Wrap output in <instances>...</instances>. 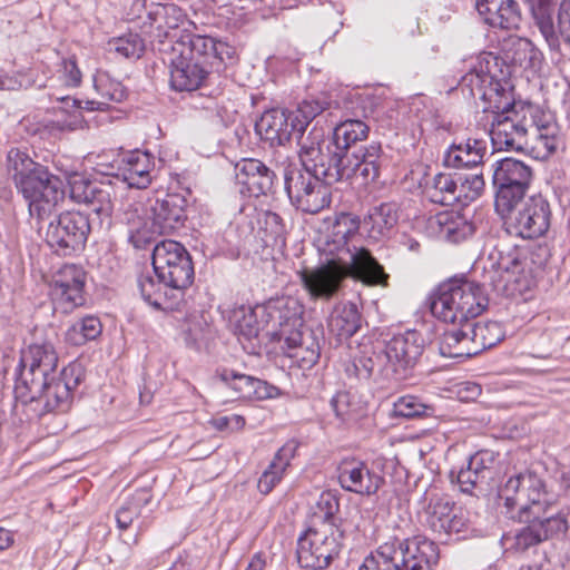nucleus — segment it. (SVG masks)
<instances>
[{"label":"nucleus","mask_w":570,"mask_h":570,"mask_svg":"<svg viewBox=\"0 0 570 570\" xmlns=\"http://www.w3.org/2000/svg\"><path fill=\"white\" fill-rule=\"evenodd\" d=\"M170 50V88L180 92H196L193 99L200 101H195L194 107L225 122L227 109L223 88L218 85L208 90L206 81L213 72H220L227 61L234 59V48L213 37L185 33L171 45Z\"/></svg>","instance_id":"nucleus-3"},{"label":"nucleus","mask_w":570,"mask_h":570,"mask_svg":"<svg viewBox=\"0 0 570 570\" xmlns=\"http://www.w3.org/2000/svg\"><path fill=\"white\" fill-rule=\"evenodd\" d=\"M417 504L419 522L440 539L454 534L464 539L468 535L471 522L466 512L455 508V502L446 494L426 490Z\"/></svg>","instance_id":"nucleus-9"},{"label":"nucleus","mask_w":570,"mask_h":570,"mask_svg":"<svg viewBox=\"0 0 570 570\" xmlns=\"http://www.w3.org/2000/svg\"><path fill=\"white\" fill-rule=\"evenodd\" d=\"M235 178L243 195L258 198L273 193L277 176L263 161L244 158L235 165Z\"/></svg>","instance_id":"nucleus-26"},{"label":"nucleus","mask_w":570,"mask_h":570,"mask_svg":"<svg viewBox=\"0 0 570 570\" xmlns=\"http://www.w3.org/2000/svg\"><path fill=\"white\" fill-rule=\"evenodd\" d=\"M154 273H159L161 281H167L171 288L185 294L195 278L190 254L180 243L164 239L154 246L151 254Z\"/></svg>","instance_id":"nucleus-13"},{"label":"nucleus","mask_w":570,"mask_h":570,"mask_svg":"<svg viewBox=\"0 0 570 570\" xmlns=\"http://www.w3.org/2000/svg\"><path fill=\"white\" fill-rule=\"evenodd\" d=\"M360 229L361 219L352 213L341 212L326 223L316 240L324 261L312 271L298 273L304 288L312 297L332 298L348 276L366 285L386 283L389 276L371 252L352 244V238Z\"/></svg>","instance_id":"nucleus-1"},{"label":"nucleus","mask_w":570,"mask_h":570,"mask_svg":"<svg viewBox=\"0 0 570 570\" xmlns=\"http://www.w3.org/2000/svg\"><path fill=\"white\" fill-rule=\"evenodd\" d=\"M151 32L163 42L161 38L168 39L170 46L186 32H179V24L184 21V13L176 4H157L147 16Z\"/></svg>","instance_id":"nucleus-31"},{"label":"nucleus","mask_w":570,"mask_h":570,"mask_svg":"<svg viewBox=\"0 0 570 570\" xmlns=\"http://www.w3.org/2000/svg\"><path fill=\"white\" fill-rule=\"evenodd\" d=\"M488 63L489 60L483 58L479 61V67L472 68L461 78L460 86L462 90L469 89L472 98L482 99V91L487 90L494 78L488 69Z\"/></svg>","instance_id":"nucleus-50"},{"label":"nucleus","mask_w":570,"mask_h":570,"mask_svg":"<svg viewBox=\"0 0 570 570\" xmlns=\"http://www.w3.org/2000/svg\"><path fill=\"white\" fill-rule=\"evenodd\" d=\"M362 325V315L356 304L351 302L337 303L327 321V327L337 342L353 336Z\"/></svg>","instance_id":"nucleus-34"},{"label":"nucleus","mask_w":570,"mask_h":570,"mask_svg":"<svg viewBox=\"0 0 570 570\" xmlns=\"http://www.w3.org/2000/svg\"><path fill=\"white\" fill-rule=\"evenodd\" d=\"M318 512L315 515L323 520V527L335 523V515L340 511V499L333 491H323L316 502Z\"/></svg>","instance_id":"nucleus-59"},{"label":"nucleus","mask_w":570,"mask_h":570,"mask_svg":"<svg viewBox=\"0 0 570 570\" xmlns=\"http://www.w3.org/2000/svg\"><path fill=\"white\" fill-rule=\"evenodd\" d=\"M525 109H531V105H521L520 110L514 112L493 116L489 135L494 149L498 150H523L525 141L527 127L520 114Z\"/></svg>","instance_id":"nucleus-24"},{"label":"nucleus","mask_w":570,"mask_h":570,"mask_svg":"<svg viewBox=\"0 0 570 570\" xmlns=\"http://www.w3.org/2000/svg\"><path fill=\"white\" fill-rule=\"evenodd\" d=\"M497 265L499 271L508 274L517 275L523 272V261L518 250L501 254Z\"/></svg>","instance_id":"nucleus-62"},{"label":"nucleus","mask_w":570,"mask_h":570,"mask_svg":"<svg viewBox=\"0 0 570 570\" xmlns=\"http://www.w3.org/2000/svg\"><path fill=\"white\" fill-rule=\"evenodd\" d=\"M102 325L100 320L94 315H87L73 322L67 330L66 341L73 346H82L89 341L100 336Z\"/></svg>","instance_id":"nucleus-45"},{"label":"nucleus","mask_w":570,"mask_h":570,"mask_svg":"<svg viewBox=\"0 0 570 570\" xmlns=\"http://www.w3.org/2000/svg\"><path fill=\"white\" fill-rule=\"evenodd\" d=\"M94 87L96 92L108 105L112 102H121L127 97V89L117 79L112 78L107 71H97L94 76Z\"/></svg>","instance_id":"nucleus-52"},{"label":"nucleus","mask_w":570,"mask_h":570,"mask_svg":"<svg viewBox=\"0 0 570 570\" xmlns=\"http://www.w3.org/2000/svg\"><path fill=\"white\" fill-rule=\"evenodd\" d=\"M529 7L533 26L539 30L542 38L553 42L552 13H554L553 0H524Z\"/></svg>","instance_id":"nucleus-48"},{"label":"nucleus","mask_w":570,"mask_h":570,"mask_svg":"<svg viewBox=\"0 0 570 570\" xmlns=\"http://www.w3.org/2000/svg\"><path fill=\"white\" fill-rule=\"evenodd\" d=\"M435 415V407L425 403L415 395H403L393 403L391 416L395 419L414 420L432 417Z\"/></svg>","instance_id":"nucleus-43"},{"label":"nucleus","mask_w":570,"mask_h":570,"mask_svg":"<svg viewBox=\"0 0 570 570\" xmlns=\"http://www.w3.org/2000/svg\"><path fill=\"white\" fill-rule=\"evenodd\" d=\"M285 471L281 470L279 468H272V462L267 466V469L263 472L261 475L257 489L258 491L266 495L275 488L277 483L281 482V480L284 476Z\"/></svg>","instance_id":"nucleus-61"},{"label":"nucleus","mask_w":570,"mask_h":570,"mask_svg":"<svg viewBox=\"0 0 570 570\" xmlns=\"http://www.w3.org/2000/svg\"><path fill=\"white\" fill-rule=\"evenodd\" d=\"M203 324L199 317L195 316L187 321L184 327L185 341L188 345H195L202 338Z\"/></svg>","instance_id":"nucleus-64"},{"label":"nucleus","mask_w":570,"mask_h":570,"mask_svg":"<svg viewBox=\"0 0 570 570\" xmlns=\"http://www.w3.org/2000/svg\"><path fill=\"white\" fill-rule=\"evenodd\" d=\"M538 520V525L544 540L553 538L559 534H564L568 530L567 515L560 511L554 512L553 495L550 497V503L547 507H541L538 515L530 514L529 520Z\"/></svg>","instance_id":"nucleus-42"},{"label":"nucleus","mask_w":570,"mask_h":570,"mask_svg":"<svg viewBox=\"0 0 570 570\" xmlns=\"http://www.w3.org/2000/svg\"><path fill=\"white\" fill-rule=\"evenodd\" d=\"M426 345L424 335L417 330H407L392 336L383 350L386 358V376L394 380L409 377L421 358Z\"/></svg>","instance_id":"nucleus-16"},{"label":"nucleus","mask_w":570,"mask_h":570,"mask_svg":"<svg viewBox=\"0 0 570 570\" xmlns=\"http://www.w3.org/2000/svg\"><path fill=\"white\" fill-rule=\"evenodd\" d=\"M497 459L498 454L490 450H480L470 455L466 465L455 475L460 491L476 497L489 492L497 473Z\"/></svg>","instance_id":"nucleus-20"},{"label":"nucleus","mask_w":570,"mask_h":570,"mask_svg":"<svg viewBox=\"0 0 570 570\" xmlns=\"http://www.w3.org/2000/svg\"><path fill=\"white\" fill-rule=\"evenodd\" d=\"M451 328H446L439 342L440 354L451 358H466L473 356L471 346L470 322L451 324Z\"/></svg>","instance_id":"nucleus-35"},{"label":"nucleus","mask_w":570,"mask_h":570,"mask_svg":"<svg viewBox=\"0 0 570 570\" xmlns=\"http://www.w3.org/2000/svg\"><path fill=\"white\" fill-rule=\"evenodd\" d=\"M167 281H161L154 269L141 273L137 278L142 299L158 311H177L184 303V293L171 288Z\"/></svg>","instance_id":"nucleus-27"},{"label":"nucleus","mask_w":570,"mask_h":570,"mask_svg":"<svg viewBox=\"0 0 570 570\" xmlns=\"http://www.w3.org/2000/svg\"><path fill=\"white\" fill-rule=\"evenodd\" d=\"M266 317L267 336L279 344L289 366L311 370L321 357V342H324L322 327L307 328L304 325V306L291 296L272 298L262 309Z\"/></svg>","instance_id":"nucleus-5"},{"label":"nucleus","mask_w":570,"mask_h":570,"mask_svg":"<svg viewBox=\"0 0 570 570\" xmlns=\"http://www.w3.org/2000/svg\"><path fill=\"white\" fill-rule=\"evenodd\" d=\"M58 353L52 342H35L20 351L14 368L13 393L37 416L65 413L73 401V392L85 380L79 362H71L58 374Z\"/></svg>","instance_id":"nucleus-2"},{"label":"nucleus","mask_w":570,"mask_h":570,"mask_svg":"<svg viewBox=\"0 0 570 570\" xmlns=\"http://www.w3.org/2000/svg\"><path fill=\"white\" fill-rule=\"evenodd\" d=\"M476 11L483 23L505 31L520 27L522 14L517 0H476Z\"/></svg>","instance_id":"nucleus-28"},{"label":"nucleus","mask_w":570,"mask_h":570,"mask_svg":"<svg viewBox=\"0 0 570 570\" xmlns=\"http://www.w3.org/2000/svg\"><path fill=\"white\" fill-rule=\"evenodd\" d=\"M305 130L306 121L299 122L291 110L283 108L265 110L255 122L256 135L272 148L284 146L292 139H296L299 145L306 139Z\"/></svg>","instance_id":"nucleus-18"},{"label":"nucleus","mask_w":570,"mask_h":570,"mask_svg":"<svg viewBox=\"0 0 570 570\" xmlns=\"http://www.w3.org/2000/svg\"><path fill=\"white\" fill-rule=\"evenodd\" d=\"M299 443L296 440H288L275 453L272 460V468H279L283 471L289 466L292 459L296 455Z\"/></svg>","instance_id":"nucleus-60"},{"label":"nucleus","mask_w":570,"mask_h":570,"mask_svg":"<svg viewBox=\"0 0 570 570\" xmlns=\"http://www.w3.org/2000/svg\"><path fill=\"white\" fill-rule=\"evenodd\" d=\"M468 330L471 332L470 340L473 356L495 346L504 338V332L498 322L479 323L471 321Z\"/></svg>","instance_id":"nucleus-40"},{"label":"nucleus","mask_w":570,"mask_h":570,"mask_svg":"<svg viewBox=\"0 0 570 570\" xmlns=\"http://www.w3.org/2000/svg\"><path fill=\"white\" fill-rule=\"evenodd\" d=\"M145 41L138 33H126L109 41V49L127 59H138L145 51Z\"/></svg>","instance_id":"nucleus-54"},{"label":"nucleus","mask_w":570,"mask_h":570,"mask_svg":"<svg viewBox=\"0 0 570 570\" xmlns=\"http://www.w3.org/2000/svg\"><path fill=\"white\" fill-rule=\"evenodd\" d=\"M499 497L509 512L517 510L519 520H529L530 514L539 513L541 507L550 503V494L544 481L533 471L524 470L508 478L499 488Z\"/></svg>","instance_id":"nucleus-10"},{"label":"nucleus","mask_w":570,"mask_h":570,"mask_svg":"<svg viewBox=\"0 0 570 570\" xmlns=\"http://www.w3.org/2000/svg\"><path fill=\"white\" fill-rule=\"evenodd\" d=\"M508 45L510 47L505 50V55L514 66L523 69L534 67L540 52L531 40L514 36L509 38Z\"/></svg>","instance_id":"nucleus-47"},{"label":"nucleus","mask_w":570,"mask_h":570,"mask_svg":"<svg viewBox=\"0 0 570 570\" xmlns=\"http://www.w3.org/2000/svg\"><path fill=\"white\" fill-rule=\"evenodd\" d=\"M488 63L489 60L483 58L479 61V67L472 68L461 78L460 86L462 90L469 89L472 98L482 99V91L487 90L494 78L488 69Z\"/></svg>","instance_id":"nucleus-49"},{"label":"nucleus","mask_w":570,"mask_h":570,"mask_svg":"<svg viewBox=\"0 0 570 570\" xmlns=\"http://www.w3.org/2000/svg\"><path fill=\"white\" fill-rule=\"evenodd\" d=\"M61 72L67 86L78 87L81 83L82 73L73 57L62 60Z\"/></svg>","instance_id":"nucleus-63"},{"label":"nucleus","mask_w":570,"mask_h":570,"mask_svg":"<svg viewBox=\"0 0 570 570\" xmlns=\"http://www.w3.org/2000/svg\"><path fill=\"white\" fill-rule=\"evenodd\" d=\"M436 220L440 236L453 244L468 239L475 232L474 224L460 213H442Z\"/></svg>","instance_id":"nucleus-38"},{"label":"nucleus","mask_w":570,"mask_h":570,"mask_svg":"<svg viewBox=\"0 0 570 570\" xmlns=\"http://www.w3.org/2000/svg\"><path fill=\"white\" fill-rule=\"evenodd\" d=\"M69 196L77 204H85L98 216L100 224L111 225L116 191L109 184H98L85 175L71 171L67 175Z\"/></svg>","instance_id":"nucleus-17"},{"label":"nucleus","mask_w":570,"mask_h":570,"mask_svg":"<svg viewBox=\"0 0 570 570\" xmlns=\"http://www.w3.org/2000/svg\"><path fill=\"white\" fill-rule=\"evenodd\" d=\"M298 118V121H306V128L318 116L326 115L331 120L337 118L340 105L330 94L322 92L317 96L304 99L296 110H291Z\"/></svg>","instance_id":"nucleus-37"},{"label":"nucleus","mask_w":570,"mask_h":570,"mask_svg":"<svg viewBox=\"0 0 570 570\" xmlns=\"http://www.w3.org/2000/svg\"><path fill=\"white\" fill-rule=\"evenodd\" d=\"M458 174H436L428 188L430 200L443 206L458 205Z\"/></svg>","instance_id":"nucleus-41"},{"label":"nucleus","mask_w":570,"mask_h":570,"mask_svg":"<svg viewBox=\"0 0 570 570\" xmlns=\"http://www.w3.org/2000/svg\"><path fill=\"white\" fill-rule=\"evenodd\" d=\"M85 269L76 264H65L52 281V295L63 313L85 304Z\"/></svg>","instance_id":"nucleus-25"},{"label":"nucleus","mask_w":570,"mask_h":570,"mask_svg":"<svg viewBox=\"0 0 570 570\" xmlns=\"http://www.w3.org/2000/svg\"><path fill=\"white\" fill-rule=\"evenodd\" d=\"M185 193L171 191L155 199L149 210L153 233L169 235L185 227L189 205L187 196L190 195V189L186 188Z\"/></svg>","instance_id":"nucleus-21"},{"label":"nucleus","mask_w":570,"mask_h":570,"mask_svg":"<svg viewBox=\"0 0 570 570\" xmlns=\"http://www.w3.org/2000/svg\"><path fill=\"white\" fill-rule=\"evenodd\" d=\"M482 101L487 104L485 112H491L492 117L501 112L511 114L517 109V104L512 98L511 89L508 82H502L493 78L487 90L482 91Z\"/></svg>","instance_id":"nucleus-39"},{"label":"nucleus","mask_w":570,"mask_h":570,"mask_svg":"<svg viewBox=\"0 0 570 570\" xmlns=\"http://www.w3.org/2000/svg\"><path fill=\"white\" fill-rule=\"evenodd\" d=\"M494 209L499 216L510 214L525 198L532 186L534 168L515 157L495 159L490 165Z\"/></svg>","instance_id":"nucleus-8"},{"label":"nucleus","mask_w":570,"mask_h":570,"mask_svg":"<svg viewBox=\"0 0 570 570\" xmlns=\"http://www.w3.org/2000/svg\"><path fill=\"white\" fill-rule=\"evenodd\" d=\"M7 167L18 193L28 205L35 202L37 188L50 171L48 167L35 161L26 151L18 148L8 151Z\"/></svg>","instance_id":"nucleus-22"},{"label":"nucleus","mask_w":570,"mask_h":570,"mask_svg":"<svg viewBox=\"0 0 570 570\" xmlns=\"http://www.w3.org/2000/svg\"><path fill=\"white\" fill-rule=\"evenodd\" d=\"M215 377L229 387L236 397L266 399L271 396L266 382L227 367H219Z\"/></svg>","instance_id":"nucleus-32"},{"label":"nucleus","mask_w":570,"mask_h":570,"mask_svg":"<svg viewBox=\"0 0 570 570\" xmlns=\"http://www.w3.org/2000/svg\"><path fill=\"white\" fill-rule=\"evenodd\" d=\"M520 522L527 523L525 527L520 529L514 535V548L518 551H525L531 547H534L543 541L544 538L541 533V529L538 525V520H519Z\"/></svg>","instance_id":"nucleus-58"},{"label":"nucleus","mask_w":570,"mask_h":570,"mask_svg":"<svg viewBox=\"0 0 570 570\" xmlns=\"http://www.w3.org/2000/svg\"><path fill=\"white\" fill-rule=\"evenodd\" d=\"M384 362H386V358L383 351L362 352L346 366V373L348 376H355L358 380H368L376 372L384 371Z\"/></svg>","instance_id":"nucleus-44"},{"label":"nucleus","mask_w":570,"mask_h":570,"mask_svg":"<svg viewBox=\"0 0 570 570\" xmlns=\"http://www.w3.org/2000/svg\"><path fill=\"white\" fill-rule=\"evenodd\" d=\"M399 222V207L395 203H382L370 208L361 220V228L375 242L389 238Z\"/></svg>","instance_id":"nucleus-30"},{"label":"nucleus","mask_w":570,"mask_h":570,"mask_svg":"<svg viewBox=\"0 0 570 570\" xmlns=\"http://www.w3.org/2000/svg\"><path fill=\"white\" fill-rule=\"evenodd\" d=\"M385 163V155L380 142L373 141L351 150L342 158L331 163V167L338 181L353 180L362 186L374 184L381 176Z\"/></svg>","instance_id":"nucleus-14"},{"label":"nucleus","mask_w":570,"mask_h":570,"mask_svg":"<svg viewBox=\"0 0 570 570\" xmlns=\"http://www.w3.org/2000/svg\"><path fill=\"white\" fill-rule=\"evenodd\" d=\"M336 471L341 488L358 495H374L384 483L383 476L356 458L343 459Z\"/></svg>","instance_id":"nucleus-23"},{"label":"nucleus","mask_w":570,"mask_h":570,"mask_svg":"<svg viewBox=\"0 0 570 570\" xmlns=\"http://www.w3.org/2000/svg\"><path fill=\"white\" fill-rule=\"evenodd\" d=\"M124 163L121 176L129 187L142 189L150 185L155 163L149 153L134 151L124 159Z\"/></svg>","instance_id":"nucleus-36"},{"label":"nucleus","mask_w":570,"mask_h":570,"mask_svg":"<svg viewBox=\"0 0 570 570\" xmlns=\"http://www.w3.org/2000/svg\"><path fill=\"white\" fill-rule=\"evenodd\" d=\"M301 166L288 164L284 167V188L291 204L306 214H317L332 203L330 186L340 183L323 156V135L311 131L299 142Z\"/></svg>","instance_id":"nucleus-4"},{"label":"nucleus","mask_w":570,"mask_h":570,"mask_svg":"<svg viewBox=\"0 0 570 570\" xmlns=\"http://www.w3.org/2000/svg\"><path fill=\"white\" fill-rule=\"evenodd\" d=\"M488 142L482 137L456 138L444 151L443 165L452 169H472L483 164Z\"/></svg>","instance_id":"nucleus-29"},{"label":"nucleus","mask_w":570,"mask_h":570,"mask_svg":"<svg viewBox=\"0 0 570 570\" xmlns=\"http://www.w3.org/2000/svg\"><path fill=\"white\" fill-rule=\"evenodd\" d=\"M151 500L150 491L139 489L134 492L116 511V522L120 530H127L137 519L141 509Z\"/></svg>","instance_id":"nucleus-46"},{"label":"nucleus","mask_w":570,"mask_h":570,"mask_svg":"<svg viewBox=\"0 0 570 570\" xmlns=\"http://www.w3.org/2000/svg\"><path fill=\"white\" fill-rule=\"evenodd\" d=\"M344 531L336 524L309 528L297 540L296 558L301 568L323 570L336 559L343 548Z\"/></svg>","instance_id":"nucleus-11"},{"label":"nucleus","mask_w":570,"mask_h":570,"mask_svg":"<svg viewBox=\"0 0 570 570\" xmlns=\"http://www.w3.org/2000/svg\"><path fill=\"white\" fill-rule=\"evenodd\" d=\"M330 404L335 416L342 422L355 420L360 414L356 396L348 391H338L333 395Z\"/></svg>","instance_id":"nucleus-55"},{"label":"nucleus","mask_w":570,"mask_h":570,"mask_svg":"<svg viewBox=\"0 0 570 570\" xmlns=\"http://www.w3.org/2000/svg\"><path fill=\"white\" fill-rule=\"evenodd\" d=\"M353 116L342 114L338 119L331 120L334 125L332 137L327 142L323 139V156L328 164L358 148L368 137L370 126L356 112Z\"/></svg>","instance_id":"nucleus-19"},{"label":"nucleus","mask_w":570,"mask_h":570,"mask_svg":"<svg viewBox=\"0 0 570 570\" xmlns=\"http://www.w3.org/2000/svg\"><path fill=\"white\" fill-rule=\"evenodd\" d=\"M488 304L484 286L465 277L449 278L428 298L432 315L449 324L473 321L485 311Z\"/></svg>","instance_id":"nucleus-6"},{"label":"nucleus","mask_w":570,"mask_h":570,"mask_svg":"<svg viewBox=\"0 0 570 570\" xmlns=\"http://www.w3.org/2000/svg\"><path fill=\"white\" fill-rule=\"evenodd\" d=\"M553 42L543 38L551 51H561V40L570 46V0H561L558 9L557 24L552 13Z\"/></svg>","instance_id":"nucleus-51"},{"label":"nucleus","mask_w":570,"mask_h":570,"mask_svg":"<svg viewBox=\"0 0 570 570\" xmlns=\"http://www.w3.org/2000/svg\"><path fill=\"white\" fill-rule=\"evenodd\" d=\"M458 205L466 206L478 199L485 188V180L482 173L458 174Z\"/></svg>","instance_id":"nucleus-53"},{"label":"nucleus","mask_w":570,"mask_h":570,"mask_svg":"<svg viewBox=\"0 0 570 570\" xmlns=\"http://www.w3.org/2000/svg\"><path fill=\"white\" fill-rule=\"evenodd\" d=\"M90 232L87 214L66 210L48 224L45 240L56 255L68 257L85 249Z\"/></svg>","instance_id":"nucleus-12"},{"label":"nucleus","mask_w":570,"mask_h":570,"mask_svg":"<svg viewBox=\"0 0 570 570\" xmlns=\"http://www.w3.org/2000/svg\"><path fill=\"white\" fill-rule=\"evenodd\" d=\"M266 302L262 306H257L255 309H249L247 314H244L243 318L237 321L236 328L240 335L250 340L257 337L259 331L267 333L266 317H263L262 309L271 302Z\"/></svg>","instance_id":"nucleus-56"},{"label":"nucleus","mask_w":570,"mask_h":570,"mask_svg":"<svg viewBox=\"0 0 570 570\" xmlns=\"http://www.w3.org/2000/svg\"><path fill=\"white\" fill-rule=\"evenodd\" d=\"M65 190L61 179L49 171L43 183L37 188L35 202L29 204V213L32 217L43 219L49 216L57 205L63 200Z\"/></svg>","instance_id":"nucleus-33"},{"label":"nucleus","mask_w":570,"mask_h":570,"mask_svg":"<svg viewBox=\"0 0 570 570\" xmlns=\"http://www.w3.org/2000/svg\"><path fill=\"white\" fill-rule=\"evenodd\" d=\"M267 246H282L285 244L286 225L279 214L267 210L264 214L262 227Z\"/></svg>","instance_id":"nucleus-57"},{"label":"nucleus","mask_w":570,"mask_h":570,"mask_svg":"<svg viewBox=\"0 0 570 570\" xmlns=\"http://www.w3.org/2000/svg\"><path fill=\"white\" fill-rule=\"evenodd\" d=\"M507 233L522 239H534L544 236L551 224V206L542 194H534L515 212L501 216Z\"/></svg>","instance_id":"nucleus-15"},{"label":"nucleus","mask_w":570,"mask_h":570,"mask_svg":"<svg viewBox=\"0 0 570 570\" xmlns=\"http://www.w3.org/2000/svg\"><path fill=\"white\" fill-rule=\"evenodd\" d=\"M439 558L434 541L415 535L380 546L363 560L358 570H432Z\"/></svg>","instance_id":"nucleus-7"}]
</instances>
